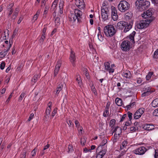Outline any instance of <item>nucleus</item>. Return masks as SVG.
Here are the masks:
<instances>
[{
  "label": "nucleus",
  "mask_w": 158,
  "mask_h": 158,
  "mask_svg": "<svg viewBox=\"0 0 158 158\" xmlns=\"http://www.w3.org/2000/svg\"><path fill=\"white\" fill-rule=\"evenodd\" d=\"M150 5V2L146 0H137L135 2L136 6L140 11L146 10Z\"/></svg>",
  "instance_id": "nucleus-1"
},
{
  "label": "nucleus",
  "mask_w": 158,
  "mask_h": 158,
  "mask_svg": "<svg viewBox=\"0 0 158 158\" xmlns=\"http://www.w3.org/2000/svg\"><path fill=\"white\" fill-rule=\"evenodd\" d=\"M104 31L106 36L112 37L116 33L117 30L113 25H109L104 27Z\"/></svg>",
  "instance_id": "nucleus-2"
},
{
  "label": "nucleus",
  "mask_w": 158,
  "mask_h": 158,
  "mask_svg": "<svg viewBox=\"0 0 158 158\" xmlns=\"http://www.w3.org/2000/svg\"><path fill=\"white\" fill-rule=\"evenodd\" d=\"M118 7L119 10L121 12H124L130 8V5L126 1H121L118 5Z\"/></svg>",
  "instance_id": "nucleus-3"
},
{
  "label": "nucleus",
  "mask_w": 158,
  "mask_h": 158,
  "mask_svg": "<svg viewBox=\"0 0 158 158\" xmlns=\"http://www.w3.org/2000/svg\"><path fill=\"white\" fill-rule=\"evenodd\" d=\"M154 20V17L150 18L149 19H146L141 20L139 24L137 26V27L139 29H143L147 27L149 23Z\"/></svg>",
  "instance_id": "nucleus-4"
},
{
  "label": "nucleus",
  "mask_w": 158,
  "mask_h": 158,
  "mask_svg": "<svg viewBox=\"0 0 158 158\" xmlns=\"http://www.w3.org/2000/svg\"><path fill=\"white\" fill-rule=\"evenodd\" d=\"M120 48L123 51H129L131 48L130 42L127 40L123 41L120 45Z\"/></svg>",
  "instance_id": "nucleus-5"
},
{
  "label": "nucleus",
  "mask_w": 158,
  "mask_h": 158,
  "mask_svg": "<svg viewBox=\"0 0 158 158\" xmlns=\"http://www.w3.org/2000/svg\"><path fill=\"white\" fill-rule=\"evenodd\" d=\"M147 149L143 146L137 148L133 151V153L136 155H142L144 154Z\"/></svg>",
  "instance_id": "nucleus-6"
},
{
  "label": "nucleus",
  "mask_w": 158,
  "mask_h": 158,
  "mask_svg": "<svg viewBox=\"0 0 158 158\" xmlns=\"http://www.w3.org/2000/svg\"><path fill=\"white\" fill-rule=\"evenodd\" d=\"M101 16L102 19L104 21H106L108 19L109 14V10L108 8H103L101 7Z\"/></svg>",
  "instance_id": "nucleus-7"
},
{
  "label": "nucleus",
  "mask_w": 158,
  "mask_h": 158,
  "mask_svg": "<svg viewBox=\"0 0 158 158\" xmlns=\"http://www.w3.org/2000/svg\"><path fill=\"white\" fill-rule=\"evenodd\" d=\"M152 10H148L144 12L143 14L142 15V16L144 18H147V19H149L150 18L151 19V18L154 17L155 19V18L152 16Z\"/></svg>",
  "instance_id": "nucleus-8"
},
{
  "label": "nucleus",
  "mask_w": 158,
  "mask_h": 158,
  "mask_svg": "<svg viewBox=\"0 0 158 158\" xmlns=\"http://www.w3.org/2000/svg\"><path fill=\"white\" fill-rule=\"evenodd\" d=\"M111 8L112 10V18L114 21H116L117 20L118 18L116 10V8L113 6H112Z\"/></svg>",
  "instance_id": "nucleus-9"
},
{
  "label": "nucleus",
  "mask_w": 158,
  "mask_h": 158,
  "mask_svg": "<svg viewBox=\"0 0 158 158\" xmlns=\"http://www.w3.org/2000/svg\"><path fill=\"white\" fill-rule=\"evenodd\" d=\"M69 59L72 65L74 67L75 65L74 62L76 60V58L75 56V53L72 50L71 52V54Z\"/></svg>",
  "instance_id": "nucleus-10"
},
{
  "label": "nucleus",
  "mask_w": 158,
  "mask_h": 158,
  "mask_svg": "<svg viewBox=\"0 0 158 158\" xmlns=\"http://www.w3.org/2000/svg\"><path fill=\"white\" fill-rule=\"evenodd\" d=\"M127 24V23L126 22L121 21L117 23L115 27L117 29L122 30L124 28V27Z\"/></svg>",
  "instance_id": "nucleus-11"
},
{
  "label": "nucleus",
  "mask_w": 158,
  "mask_h": 158,
  "mask_svg": "<svg viewBox=\"0 0 158 158\" xmlns=\"http://www.w3.org/2000/svg\"><path fill=\"white\" fill-rule=\"evenodd\" d=\"M74 14H75L77 17H78V21L79 23L81 22V14L82 12L80 10L78 9L74 10Z\"/></svg>",
  "instance_id": "nucleus-12"
},
{
  "label": "nucleus",
  "mask_w": 158,
  "mask_h": 158,
  "mask_svg": "<svg viewBox=\"0 0 158 158\" xmlns=\"http://www.w3.org/2000/svg\"><path fill=\"white\" fill-rule=\"evenodd\" d=\"M61 61L60 60H59L57 61V64L55 67L54 70V77L56 76L58 73L60 67L61 66Z\"/></svg>",
  "instance_id": "nucleus-13"
},
{
  "label": "nucleus",
  "mask_w": 158,
  "mask_h": 158,
  "mask_svg": "<svg viewBox=\"0 0 158 158\" xmlns=\"http://www.w3.org/2000/svg\"><path fill=\"white\" fill-rule=\"evenodd\" d=\"M83 1V0H76V5L80 9H81V6L82 8L84 7V2Z\"/></svg>",
  "instance_id": "nucleus-14"
},
{
  "label": "nucleus",
  "mask_w": 158,
  "mask_h": 158,
  "mask_svg": "<svg viewBox=\"0 0 158 158\" xmlns=\"http://www.w3.org/2000/svg\"><path fill=\"white\" fill-rule=\"evenodd\" d=\"M143 128L145 130L150 131L153 129L154 127L152 125L146 124L143 125Z\"/></svg>",
  "instance_id": "nucleus-15"
},
{
  "label": "nucleus",
  "mask_w": 158,
  "mask_h": 158,
  "mask_svg": "<svg viewBox=\"0 0 158 158\" xmlns=\"http://www.w3.org/2000/svg\"><path fill=\"white\" fill-rule=\"evenodd\" d=\"M127 24L126 25V26L124 27V30L123 32H126L128 31L132 27V24L131 23H128L127 22Z\"/></svg>",
  "instance_id": "nucleus-16"
},
{
  "label": "nucleus",
  "mask_w": 158,
  "mask_h": 158,
  "mask_svg": "<svg viewBox=\"0 0 158 158\" xmlns=\"http://www.w3.org/2000/svg\"><path fill=\"white\" fill-rule=\"evenodd\" d=\"M69 18L70 21H75L77 19L78 21V17L74 13L71 14L69 16Z\"/></svg>",
  "instance_id": "nucleus-17"
},
{
  "label": "nucleus",
  "mask_w": 158,
  "mask_h": 158,
  "mask_svg": "<svg viewBox=\"0 0 158 158\" xmlns=\"http://www.w3.org/2000/svg\"><path fill=\"white\" fill-rule=\"evenodd\" d=\"M136 34V32L135 31H133L131 34L129 36V38L133 43H135L134 40V36Z\"/></svg>",
  "instance_id": "nucleus-18"
},
{
  "label": "nucleus",
  "mask_w": 158,
  "mask_h": 158,
  "mask_svg": "<svg viewBox=\"0 0 158 158\" xmlns=\"http://www.w3.org/2000/svg\"><path fill=\"white\" fill-rule=\"evenodd\" d=\"M51 110V108H47L45 111V114L44 116V118H45L46 119L49 118Z\"/></svg>",
  "instance_id": "nucleus-19"
},
{
  "label": "nucleus",
  "mask_w": 158,
  "mask_h": 158,
  "mask_svg": "<svg viewBox=\"0 0 158 158\" xmlns=\"http://www.w3.org/2000/svg\"><path fill=\"white\" fill-rule=\"evenodd\" d=\"M123 76L127 78H130L131 77V74L130 71L126 70L124 73Z\"/></svg>",
  "instance_id": "nucleus-20"
},
{
  "label": "nucleus",
  "mask_w": 158,
  "mask_h": 158,
  "mask_svg": "<svg viewBox=\"0 0 158 158\" xmlns=\"http://www.w3.org/2000/svg\"><path fill=\"white\" fill-rule=\"evenodd\" d=\"M152 106L153 107L158 106V98L155 99L151 103Z\"/></svg>",
  "instance_id": "nucleus-21"
},
{
  "label": "nucleus",
  "mask_w": 158,
  "mask_h": 158,
  "mask_svg": "<svg viewBox=\"0 0 158 158\" xmlns=\"http://www.w3.org/2000/svg\"><path fill=\"white\" fill-rule=\"evenodd\" d=\"M115 101L116 103L118 106H120L122 105L123 101L121 99L117 98L116 99Z\"/></svg>",
  "instance_id": "nucleus-22"
},
{
  "label": "nucleus",
  "mask_w": 158,
  "mask_h": 158,
  "mask_svg": "<svg viewBox=\"0 0 158 158\" xmlns=\"http://www.w3.org/2000/svg\"><path fill=\"white\" fill-rule=\"evenodd\" d=\"M143 90L144 91L150 93L151 94L155 90L154 89H152V88L147 87V88H144Z\"/></svg>",
  "instance_id": "nucleus-23"
},
{
  "label": "nucleus",
  "mask_w": 158,
  "mask_h": 158,
  "mask_svg": "<svg viewBox=\"0 0 158 158\" xmlns=\"http://www.w3.org/2000/svg\"><path fill=\"white\" fill-rule=\"evenodd\" d=\"M76 80L77 81L79 85H81L82 84V81L80 77V76L79 74H77L76 78Z\"/></svg>",
  "instance_id": "nucleus-24"
},
{
  "label": "nucleus",
  "mask_w": 158,
  "mask_h": 158,
  "mask_svg": "<svg viewBox=\"0 0 158 158\" xmlns=\"http://www.w3.org/2000/svg\"><path fill=\"white\" fill-rule=\"evenodd\" d=\"M58 1V0H55L53 2L52 5L51 6V9H52V10H54L56 7L57 3Z\"/></svg>",
  "instance_id": "nucleus-25"
},
{
  "label": "nucleus",
  "mask_w": 158,
  "mask_h": 158,
  "mask_svg": "<svg viewBox=\"0 0 158 158\" xmlns=\"http://www.w3.org/2000/svg\"><path fill=\"white\" fill-rule=\"evenodd\" d=\"M141 116V114L136 111L134 115V118L135 119H138L140 118Z\"/></svg>",
  "instance_id": "nucleus-26"
},
{
  "label": "nucleus",
  "mask_w": 158,
  "mask_h": 158,
  "mask_svg": "<svg viewBox=\"0 0 158 158\" xmlns=\"http://www.w3.org/2000/svg\"><path fill=\"white\" fill-rule=\"evenodd\" d=\"M128 142L127 141L124 140L122 143V145L120 146V148L121 149H123L127 145Z\"/></svg>",
  "instance_id": "nucleus-27"
},
{
  "label": "nucleus",
  "mask_w": 158,
  "mask_h": 158,
  "mask_svg": "<svg viewBox=\"0 0 158 158\" xmlns=\"http://www.w3.org/2000/svg\"><path fill=\"white\" fill-rule=\"evenodd\" d=\"M106 149H104L99 152L98 154L100 155L101 156H102V157L106 154Z\"/></svg>",
  "instance_id": "nucleus-28"
},
{
  "label": "nucleus",
  "mask_w": 158,
  "mask_h": 158,
  "mask_svg": "<svg viewBox=\"0 0 158 158\" xmlns=\"http://www.w3.org/2000/svg\"><path fill=\"white\" fill-rule=\"evenodd\" d=\"M39 75L38 74L35 75L34 76L31 80V81L35 83L37 81Z\"/></svg>",
  "instance_id": "nucleus-29"
},
{
  "label": "nucleus",
  "mask_w": 158,
  "mask_h": 158,
  "mask_svg": "<svg viewBox=\"0 0 158 158\" xmlns=\"http://www.w3.org/2000/svg\"><path fill=\"white\" fill-rule=\"evenodd\" d=\"M116 122L115 119H111L110 122V126L111 127H113L115 125Z\"/></svg>",
  "instance_id": "nucleus-30"
},
{
  "label": "nucleus",
  "mask_w": 158,
  "mask_h": 158,
  "mask_svg": "<svg viewBox=\"0 0 158 158\" xmlns=\"http://www.w3.org/2000/svg\"><path fill=\"white\" fill-rule=\"evenodd\" d=\"M56 25H58L60 24V19L59 17L57 16L56 17H54Z\"/></svg>",
  "instance_id": "nucleus-31"
},
{
  "label": "nucleus",
  "mask_w": 158,
  "mask_h": 158,
  "mask_svg": "<svg viewBox=\"0 0 158 158\" xmlns=\"http://www.w3.org/2000/svg\"><path fill=\"white\" fill-rule=\"evenodd\" d=\"M7 54V52L5 51L3 52H1L0 53V57L2 58L4 57Z\"/></svg>",
  "instance_id": "nucleus-32"
},
{
  "label": "nucleus",
  "mask_w": 158,
  "mask_h": 158,
  "mask_svg": "<svg viewBox=\"0 0 158 158\" xmlns=\"http://www.w3.org/2000/svg\"><path fill=\"white\" fill-rule=\"evenodd\" d=\"M153 73L151 72H149L148 73L146 76V79L148 80H149L151 77V76L153 74Z\"/></svg>",
  "instance_id": "nucleus-33"
},
{
  "label": "nucleus",
  "mask_w": 158,
  "mask_h": 158,
  "mask_svg": "<svg viewBox=\"0 0 158 158\" xmlns=\"http://www.w3.org/2000/svg\"><path fill=\"white\" fill-rule=\"evenodd\" d=\"M135 104V102H134L131 103L129 105H127L126 107L127 108V110L130 109V107H132Z\"/></svg>",
  "instance_id": "nucleus-34"
},
{
  "label": "nucleus",
  "mask_w": 158,
  "mask_h": 158,
  "mask_svg": "<svg viewBox=\"0 0 158 158\" xmlns=\"http://www.w3.org/2000/svg\"><path fill=\"white\" fill-rule=\"evenodd\" d=\"M65 85V84L64 82H61L58 85L57 88H58L62 90L63 87Z\"/></svg>",
  "instance_id": "nucleus-35"
},
{
  "label": "nucleus",
  "mask_w": 158,
  "mask_h": 158,
  "mask_svg": "<svg viewBox=\"0 0 158 158\" xmlns=\"http://www.w3.org/2000/svg\"><path fill=\"white\" fill-rule=\"evenodd\" d=\"M68 149L69 150L68 152L69 153L70 152H72L73 151V146L72 145H69L68 146Z\"/></svg>",
  "instance_id": "nucleus-36"
},
{
  "label": "nucleus",
  "mask_w": 158,
  "mask_h": 158,
  "mask_svg": "<svg viewBox=\"0 0 158 158\" xmlns=\"http://www.w3.org/2000/svg\"><path fill=\"white\" fill-rule=\"evenodd\" d=\"M37 150V147H35L31 152L32 156H34L36 154Z\"/></svg>",
  "instance_id": "nucleus-37"
},
{
  "label": "nucleus",
  "mask_w": 158,
  "mask_h": 158,
  "mask_svg": "<svg viewBox=\"0 0 158 158\" xmlns=\"http://www.w3.org/2000/svg\"><path fill=\"white\" fill-rule=\"evenodd\" d=\"M91 89L92 91L94 92L95 95H97L96 90L94 86L93 85H92L91 86Z\"/></svg>",
  "instance_id": "nucleus-38"
},
{
  "label": "nucleus",
  "mask_w": 158,
  "mask_h": 158,
  "mask_svg": "<svg viewBox=\"0 0 158 158\" xmlns=\"http://www.w3.org/2000/svg\"><path fill=\"white\" fill-rule=\"evenodd\" d=\"M125 18L127 20H129L131 18V15L130 14L126 13L125 16Z\"/></svg>",
  "instance_id": "nucleus-39"
},
{
  "label": "nucleus",
  "mask_w": 158,
  "mask_h": 158,
  "mask_svg": "<svg viewBox=\"0 0 158 158\" xmlns=\"http://www.w3.org/2000/svg\"><path fill=\"white\" fill-rule=\"evenodd\" d=\"M104 65L105 66V69L106 70L109 69V68H110V64L109 62L105 63L104 64Z\"/></svg>",
  "instance_id": "nucleus-40"
},
{
  "label": "nucleus",
  "mask_w": 158,
  "mask_h": 158,
  "mask_svg": "<svg viewBox=\"0 0 158 158\" xmlns=\"http://www.w3.org/2000/svg\"><path fill=\"white\" fill-rule=\"evenodd\" d=\"M126 151H122L120 154L117 156L115 158H121L125 153Z\"/></svg>",
  "instance_id": "nucleus-41"
},
{
  "label": "nucleus",
  "mask_w": 158,
  "mask_h": 158,
  "mask_svg": "<svg viewBox=\"0 0 158 158\" xmlns=\"http://www.w3.org/2000/svg\"><path fill=\"white\" fill-rule=\"evenodd\" d=\"M107 142V140L106 139H104L102 142L100 143V146H104Z\"/></svg>",
  "instance_id": "nucleus-42"
},
{
  "label": "nucleus",
  "mask_w": 158,
  "mask_h": 158,
  "mask_svg": "<svg viewBox=\"0 0 158 158\" xmlns=\"http://www.w3.org/2000/svg\"><path fill=\"white\" fill-rule=\"evenodd\" d=\"M117 133H115L114 135V137L113 139V143H115L117 142Z\"/></svg>",
  "instance_id": "nucleus-43"
},
{
  "label": "nucleus",
  "mask_w": 158,
  "mask_h": 158,
  "mask_svg": "<svg viewBox=\"0 0 158 158\" xmlns=\"http://www.w3.org/2000/svg\"><path fill=\"white\" fill-rule=\"evenodd\" d=\"M144 109L143 108H140L139 109L137 110V111L138 112L140 113V114H141V115H142L144 113Z\"/></svg>",
  "instance_id": "nucleus-44"
},
{
  "label": "nucleus",
  "mask_w": 158,
  "mask_h": 158,
  "mask_svg": "<svg viewBox=\"0 0 158 158\" xmlns=\"http://www.w3.org/2000/svg\"><path fill=\"white\" fill-rule=\"evenodd\" d=\"M154 58H157L158 57V49H157L154 52L153 56Z\"/></svg>",
  "instance_id": "nucleus-45"
},
{
  "label": "nucleus",
  "mask_w": 158,
  "mask_h": 158,
  "mask_svg": "<svg viewBox=\"0 0 158 158\" xmlns=\"http://www.w3.org/2000/svg\"><path fill=\"white\" fill-rule=\"evenodd\" d=\"M26 152L24 150H23L22 154L21 155L20 158H26Z\"/></svg>",
  "instance_id": "nucleus-46"
},
{
  "label": "nucleus",
  "mask_w": 158,
  "mask_h": 158,
  "mask_svg": "<svg viewBox=\"0 0 158 158\" xmlns=\"http://www.w3.org/2000/svg\"><path fill=\"white\" fill-rule=\"evenodd\" d=\"M25 94L24 93H22L20 96V97L19 98V101H21L22 99L24 98V97L25 96Z\"/></svg>",
  "instance_id": "nucleus-47"
},
{
  "label": "nucleus",
  "mask_w": 158,
  "mask_h": 158,
  "mask_svg": "<svg viewBox=\"0 0 158 158\" xmlns=\"http://www.w3.org/2000/svg\"><path fill=\"white\" fill-rule=\"evenodd\" d=\"M153 115L155 116H158V109H156L154 111Z\"/></svg>",
  "instance_id": "nucleus-48"
},
{
  "label": "nucleus",
  "mask_w": 158,
  "mask_h": 158,
  "mask_svg": "<svg viewBox=\"0 0 158 158\" xmlns=\"http://www.w3.org/2000/svg\"><path fill=\"white\" fill-rule=\"evenodd\" d=\"M5 65V63L4 62H2L0 66V69L2 70L4 69Z\"/></svg>",
  "instance_id": "nucleus-49"
},
{
  "label": "nucleus",
  "mask_w": 158,
  "mask_h": 158,
  "mask_svg": "<svg viewBox=\"0 0 158 158\" xmlns=\"http://www.w3.org/2000/svg\"><path fill=\"white\" fill-rule=\"evenodd\" d=\"M57 108H54V109L53 110V111L52 113V114L51 115V116L52 117H53L55 115V114L57 112Z\"/></svg>",
  "instance_id": "nucleus-50"
},
{
  "label": "nucleus",
  "mask_w": 158,
  "mask_h": 158,
  "mask_svg": "<svg viewBox=\"0 0 158 158\" xmlns=\"http://www.w3.org/2000/svg\"><path fill=\"white\" fill-rule=\"evenodd\" d=\"M82 70L83 73H85V75L86 77L88 76L89 75V74L87 73V70L86 69L84 68L82 69Z\"/></svg>",
  "instance_id": "nucleus-51"
},
{
  "label": "nucleus",
  "mask_w": 158,
  "mask_h": 158,
  "mask_svg": "<svg viewBox=\"0 0 158 158\" xmlns=\"http://www.w3.org/2000/svg\"><path fill=\"white\" fill-rule=\"evenodd\" d=\"M59 5L60 9H62L64 5V2L63 1H60Z\"/></svg>",
  "instance_id": "nucleus-52"
},
{
  "label": "nucleus",
  "mask_w": 158,
  "mask_h": 158,
  "mask_svg": "<svg viewBox=\"0 0 158 158\" xmlns=\"http://www.w3.org/2000/svg\"><path fill=\"white\" fill-rule=\"evenodd\" d=\"M18 31V29L16 28H15L14 31L13 35H12V38H14L15 37L16 35L17 34Z\"/></svg>",
  "instance_id": "nucleus-53"
},
{
  "label": "nucleus",
  "mask_w": 158,
  "mask_h": 158,
  "mask_svg": "<svg viewBox=\"0 0 158 158\" xmlns=\"http://www.w3.org/2000/svg\"><path fill=\"white\" fill-rule=\"evenodd\" d=\"M14 4L13 3H11L7 7V9L8 10H10L12 9V8Z\"/></svg>",
  "instance_id": "nucleus-54"
},
{
  "label": "nucleus",
  "mask_w": 158,
  "mask_h": 158,
  "mask_svg": "<svg viewBox=\"0 0 158 158\" xmlns=\"http://www.w3.org/2000/svg\"><path fill=\"white\" fill-rule=\"evenodd\" d=\"M127 114L128 115V116L130 119V121H131L132 119V113H131L130 112L128 111L127 112Z\"/></svg>",
  "instance_id": "nucleus-55"
},
{
  "label": "nucleus",
  "mask_w": 158,
  "mask_h": 158,
  "mask_svg": "<svg viewBox=\"0 0 158 158\" xmlns=\"http://www.w3.org/2000/svg\"><path fill=\"white\" fill-rule=\"evenodd\" d=\"M118 128L119 129L120 131V133H121L122 132V129L118 126H117L115 128L114 131V132L115 133H116L117 132V130Z\"/></svg>",
  "instance_id": "nucleus-56"
},
{
  "label": "nucleus",
  "mask_w": 158,
  "mask_h": 158,
  "mask_svg": "<svg viewBox=\"0 0 158 158\" xmlns=\"http://www.w3.org/2000/svg\"><path fill=\"white\" fill-rule=\"evenodd\" d=\"M75 123L76 126V127H77L78 128H79V127H80V126L79 123L78 121H77V120H75Z\"/></svg>",
  "instance_id": "nucleus-57"
},
{
  "label": "nucleus",
  "mask_w": 158,
  "mask_h": 158,
  "mask_svg": "<svg viewBox=\"0 0 158 158\" xmlns=\"http://www.w3.org/2000/svg\"><path fill=\"white\" fill-rule=\"evenodd\" d=\"M151 94L150 93H148L147 92L145 91L142 94V97H144L145 96H148V95H149Z\"/></svg>",
  "instance_id": "nucleus-58"
},
{
  "label": "nucleus",
  "mask_w": 158,
  "mask_h": 158,
  "mask_svg": "<svg viewBox=\"0 0 158 158\" xmlns=\"http://www.w3.org/2000/svg\"><path fill=\"white\" fill-rule=\"evenodd\" d=\"M155 153L154 155L155 158H158V149L155 150Z\"/></svg>",
  "instance_id": "nucleus-59"
},
{
  "label": "nucleus",
  "mask_w": 158,
  "mask_h": 158,
  "mask_svg": "<svg viewBox=\"0 0 158 158\" xmlns=\"http://www.w3.org/2000/svg\"><path fill=\"white\" fill-rule=\"evenodd\" d=\"M34 114L33 113H31L30 116V117L28 118V119L27 120V121L29 122L33 118V116H34Z\"/></svg>",
  "instance_id": "nucleus-60"
},
{
  "label": "nucleus",
  "mask_w": 158,
  "mask_h": 158,
  "mask_svg": "<svg viewBox=\"0 0 158 158\" xmlns=\"http://www.w3.org/2000/svg\"><path fill=\"white\" fill-rule=\"evenodd\" d=\"M85 142L86 141L85 140V138L84 137L81 138V144L84 145Z\"/></svg>",
  "instance_id": "nucleus-61"
},
{
  "label": "nucleus",
  "mask_w": 158,
  "mask_h": 158,
  "mask_svg": "<svg viewBox=\"0 0 158 158\" xmlns=\"http://www.w3.org/2000/svg\"><path fill=\"white\" fill-rule=\"evenodd\" d=\"M67 122L69 127H70L71 125L73 126H74V124L70 120H69L68 121H67Z\"/></svg>",
  "instance_id": "nucleus-62"
},
{
  "label": "nucleus",
  "mask_w": 158,
  "mask_h": 158,
  "mask_svg": "<svg viewBox=\"0 0 158 158\" xmlns=\"http://www.w3.org/2000/svg\"><path fill=\"white\" fill-rule=\"evenodd\" d=\"M127 116V114H124L123 116H122V118H121V119L120 122H122L123 121V120H124V119L125 118H126V117Z\"/></svg>",
  "instance_id": "nucleus-63"
},
{
  "label": "nucleus",
  "mask_w": 158,
  "mask_h": 158,
  "mask_svg": "<svg viewBox=\"0 0 158 158\" xmlns=\"http://www.w3.org/2000/svg\"><path fill=\"white\" fill-rule=\"evenodd\" d=\"M49 9V7L48 6H46L45 8V10L44 11V14H47V12Z\"/></svg>",
  "instance_id": "nucleus-64"
}]
</instances>
